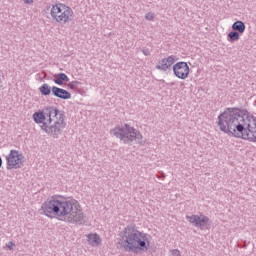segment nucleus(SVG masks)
I'll return each mask as SVG.
<instances>
[{"instance_id": "obj_1", "label": "nucleus", "mask_w": 256, "mask_h": 256, "mask_svg": "<svg viewBox=\"0 0 256 256\" xmlns=\"http://www.w3.org/2000/svg\"><path fill=\"white\" fill-rule=\"evenodd\" d=\"M222 133L256 143V117L239 108H227L217 118Z\"/></svg>"}, {"instance_id": "obj_4", "label": "nucleus", "mask_w": 256, "mask_h": 256, "mask_svg": "<svg viewBox=\"0 0 256 256\" xmlns=\"http://www.w3.org/2000/svg\"><path fill=\"white\" fill-rule=\"evenodd\" d=\"M121 246L132 253L145 251L147 249V234L139 231L134 225H128L122 231Z\"/></svg>"}, {"instance_id": "obj_9", "label": "nucleus", "mask_w": 256, "mask_h": 256, "mask_svg": "<svg viewBox=\"0 0 256 256\" xmlns=\"http://www.w3.org/2000/svg\"><path fill=\"white\" fill-rule=\"evenodd\" d=\"M186 219L191 223V225H193L197 229H201V231L209 227V217L205 215L186 216Z\"/></svg>"}, {"instance_id": "obj_8", "label": "nucleus", "mask_w": 256, "mask_h": 256, "mask_svg": "<svg viewBox=\"0 0 256 256\" xmlns=\"http://www.w3.org/2000/svg\"><path fill=\"white\" fill-rule=\"evenodd\" d=\"M66 221L74 225H83L85 215L83 214V210H81V206H79V202L76 201V205H74L72 211L67 215Z\"/></svg>"}, {"instance_id": "obj_21", "label": "nucleus", "mask_w": 256, "mask_h": 256, "mask_svg": "<svg viewBox=\"0 0 256 256\" xmlns=\"http://www.w3.org/2000/svg\"><path fill=\"white\" fill-rule=\"evenodd\" d=\"M7 249H9V251H13V247H15V243L10 241L6 244Z\"/></svg>"}, {"instance_id": "obj_3", "label": "nucleus", "mask_w": 256, "mask_h": 256, "mask_svg": "<svg viewBox=\"0 0 256 256\" xmlns=\"http://www.w3.org/2000/svg\"><path fill=\"white\" fill-rule=\"evenodd\" d=\"M77 205V200L67 199L61 195H54L48 198L41 206L43 215L46 217H67Z\"/></svg>"}, {"instance_id": "obj_24", "label": "nucleus", "mask_w": 256, "mask_h": 256, "mask_svg": "<svg viewBox=\"0 0 256 256\" xmlns=\"http://www.w3.org/2000/svg\"><path fill=\"white\" fill-rule=\"evenodd\" d=\"M26 5H33V0H23Z\"/></svg>"}, {"instance_id": "obj_12", "label": "nucleus", "mask_w": 256, "mask_h": 256, "mask_svg": "<svg viewBox=\"0 0 256 256\" xmlns=\"http://www.w3.org/2000/svg\"><path fill=\"white\" fill-rule=\"evenodd\" d=\"M52 95L54 97H57L58 99H71V94L69 93V91L63 89V88H59L57 86H53L52 87Z\"/></svg>"}, {"instance_id": "obj_17", "label": "nucleus", "mask_w": 256, "mask_h": 256, "mask_svg": "<svg viewBox=\"0 0 256 256\" xmlns=\"http://www.w3.org/2000/svg\"><path fill=\"white\" fill-rule=\"evenodd\" d=\"M153 19H155V13L148 12V13L145 15V20H146V21H153Z\"/></svg>"}, {"instance_id": "obj_20", "label": "nucleus", "mask_w": 256, "mask_h": 256, "mask_svg": "<svg viewBox=\"0 0 256 256\" xmlns=\"http://www.w3.org/2000/svg\"><path fill=\"white\" fill-rule=\"evenodd\" d=\"M170 253L172 256H181V251H179V249H173Z\"/></svg>"}, {"instance_id": "obj_5", "label": "nucleus", "mask_w": 256, "mask_h": 256, "mask_svg": "<svg viewBox=\"0 0 256 256\" xmlns=\"http://www.w3.org/2000/svg\"><path fill=\"white\" fill-rule=\"evenodd\" d=\"M110 135L119 139L120 143H123L124 145H131L133 141H135V143H141V141H143L141 132L129 124H124L111 129Z\"/></svg>"}, {"instance_id": "obj_22", "label": "nucleus", "mask_w": 256, "mask_h": 256, "mask_svg": "<svg viewBox=\"0 0 256 256\" xmlns=\"http://www.w3.org/2000/svg\"><path fill=\"white\" fill-rule=\"evenodd\" d=\"M142 53L146 57H149V55H151V50H149V48H145V49H142Z\"/></svg>"}, {"instance_id": "obj_6", "label": "nucleus", "mask_w": 256, "mask_h": 256, "mask_svg": "<svg viewBox=\"0 0 256 256\" xmlns=\"http://www.w3.org/2000/svg\"><path fill=\"white\" fill-rule=\"evenodd\" d=\"M50 15L60 25H67L69 21H73V9L63 3L52 5Z\"/></svg>"}, {"instance_id": "obj_19", "label": "nucleus", "mask_w": 256, "mask_h": 256, "mask_svg": "<svg viewBox=\"0 0 256 256\" xmlns=\"http://www.w3.org/2000/svg\"><path fill=\"white\" fill-rule=\"evenodd\" d=\"M77 85H79V82H78V81H72V82H70V83L68 84V87H69V89L74 90V89L77 87Z\"/></svg>"}, {"instance_id": "obj_15", "label": "nucleus", "mask_w": 256, "mask_h": 256, "mask_svg": "<svg viewBox=\"0 0 256 256\" xmlns=\"http://www.w3.org/2000/svg\"><path fill=\"white\" fill-rule=\"evenodd\" d=\"M39 91L42 95L47 96L51 95V91H53V88H50L49 84L44 83L40 86Z\"/></svg>"}, {"instance_id": "obj_10", "label": "nucleus", "mask_w": 256, "mask_h": 256, "mask_svg": "<svg viewBox=\"0 0 256 256\" xmlns=\"http://www.w3.org/2000/svg\"><path fill=\"white\" fill-rule=\"evenodd\" d=\"M173 73L178 79L185 80L189 77V65L187 62H177L173 65Z\"/></svg>"}, {"instance_id": "obj_23", "label": "nucleus", "mask_w": 256, "mask_h": 256, "mask_svg": "<svg viewBox=\"0 0 256 256\" xmlns=\"http://www.w3.org/2000/svg\"><path fill=\"white\" fill-rule=\"evenodd\" d=\"M54 83H56V85H63V81L61 80V78L58 76V78L54 79Z\"/></svg>"}, {"instance_id": "obj_2", "label": "nucleus", "mask_w": 256, "mask_h": 256, "mask_svg": "<svg viewBox=\"0 0 256 256\" xmlns=\"http://www.w3.org/2000/svg\"><path fill=\"white\" fill-rule=\"evenodd\" d=\"M32 117L34 122L40 125L41 130L54 139H59V135L67 127L65 114L57 107L45 108L42 112H35Z\"/></svg>"}, {"instance_id": "obj_7", "label": "nucleus", "mask_w": 256, "mask_h": 256, "mask_svg": "<svg viewBox=\"0 0 256 256\" xmlns=\"http://www.w3.org/2000/svg\"><path fill=\"white\" fill-rule=\"evenodd\" d=\"M25 163V156L18 150H10L6 156V169H21Z\"/></svg>"}, {"instance_id": "obj_18", "label": "nucleus", "mask_w": 256, "mask_h": 256, "mask_svg": "<svg viewBox=\"0 0 256 256\" xmlns=\"http://www.w3.org/2000/svg\"><path fill=\"white\" fill-rule=\"evenodd\" d=\"M58 78H60V80L62 81V83H63V81H69V77L67 76V74H65V73H59L58 74Z\"/></svg>"}, {"instance_id": "obj_16", "label": "nucleus", "mask_w": 256, "mask_h": 256, "mask_svg": "<svg viewBox=\"0 0 256 256\" xmlns=\"http://www.w3.org/2000/svg\"><path fill=\"white\" fill-rule=\"evenodd\" d=\"M227 39L229 43H235L236 41H239V39H241V36H239V32L233 30L228 34Z\"/></svg>"}, {"instance_id": "obj_13", "label": "nucleus", "mask_w": 256, "mask_h": 256, "mask_svg": "<svg viewBox=\"0 0 256 256\" xmlns=\"http://www.w3.org/2000/svg\"><path fill=\"white\" fill-rule=\"evenodd\" d=\"M89 245L92 247H98L101 245V237L97 233H91L86 235Z\"/></svg>"}, {"instance_id": "obj_11", "label": "nucleus", "mask_w": 256, "mask_h": 256, "mask_svg": "<svg viewBox=\"0 0 256 256\" xmlns=\"http://www.w3.org/2000/svg\"><path fill=\"white\" fill-rule=\"evenodd\" d=\"M174 64H175V55H171L160 60L156 65V69H158V71H164V72L169 71Z\"/></svg>"}, {"instance_id": "obj_14", "label": "nucleus", "mask_w": 256, "mask_h": 256, "mask_svg": "<svg viewBox=\"0 0 256 256\" xmlns=\"http://www.w3.org/2000/svg\"><path fill=\"white\" fill-rule=\"evenodd\" d=\"M232 29L237 33H245V23L241 20H238L232 24Z\"/></svg>"}, {"instance_id": "obj_25", "label": "nucleus", "mask_w": 256, "mask_h": 256, "mask_svg": "<svg viewBox=\"0 0 256 256\" xmlns=\"http://www.w3.org/2000/svg\"><path fill=\"white\" fill-rule=\"evenodd\" d=\"M2 165H3V159H1L0 157V167H2Z\"/></svg>"}, {"instance_id": "obj_26", "label": "nucleus", "mask_w": 256, "mask_h": 256, "mask_svg": "<svg viewBox=\"0 0 256 256\" xmlns=\"http://www.w3.org/2000/svg\"><path fill=\"white\" fill-rule=\"evenodd\" d=\"M170 85H175V82H171Z\"/></svg>"}]
</instances>
